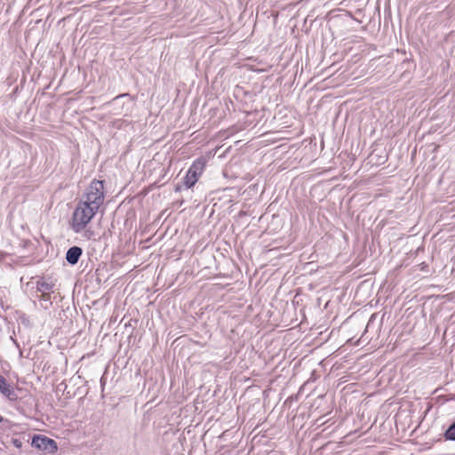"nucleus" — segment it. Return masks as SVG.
Listing matches in <instances>:
<instances>
[{"mask_svg":"<svg viewBox=\"0 0 455 455\" xmlns=\"http://www.w3.org/2000/svg\"><path fill=\"white\" fill-rule=\"evenodd\" d=\"M40 305L44 308H48V306L52 304L51 294H46V297H41V294L37 296Z\"/></svg>","mask_w":455,"mask_h":455,"instance_id":"obj_9","label":"nucleus"},{"mask_svg":"<svg viewBox=\"0 0 455 455\" xmlns=\"http://www.w3.org/2000/svg\"><path fill=\"white\" fill-rule=\"evenodd\" d=\"M444 437L446 440L455 441V422L447 428Z\"/></svg>","mask_w":455,"mask_h":455,"instance_id":"obj_8","label":"nucleus"},{"mask_svg":"<svg viewBox=\"0 0 455 455\" xmlns=\"http://www.w3.org/2000/svg\"><path fill=\"white\" fill-rule=\"evenodd\" d=\"M0 393L7 397L10 401H16L18 395L13 387L7 383L5 378L0 374Z\"/></svg>","mask_w":455,"mask_h":455,"instance_id":"obj_6","label":"nucleus"},{"mask_svg":"<svg viewBox=\"0 0 455 455\" xmlns=\"http://www.w3.org/2000/svg\"><path fill=\"white\" fill-rule=\"evenodd\" d=\"M205 167V160L203 157L197 158L188 168L185 177L183 178V184L187 188H192L202 175Z\"/></svg>","mask_w":455,"mask_h":455,"instance_id":"obj_3","label":"nucleus"},{"mask_svg":"<svg viewBox=\"0 0 455 455\" xmlns=\"http://www.w3.org/2000/svg\"><path fill=\"white\" fill-rule=\"evenodd\" d=\"M97 212L98 211L94 210L93 207H90L80 201L72 215V230L76 234L84 231Z\"/></svg>","mask_w":455,"mask_h":455,"instance_id":"obj_1","label":"nucleus"},{"mask_svg":"<svg viewBox=\"0 0 455 455\" xmlns=\"http://www.w3.org/2000/svg\"><path fill=\"white\" fill-rule=\"evenodd\" d=\"M127 96H129V93H123V94H119L118 96L115 97V98L113 99V100H117V99H119V98H122V97H127Z\"/></svg>","mask_w":455,"mask_h":455,"instance_id":"obj_10","label":"nucleus"},{"mask_svg":"<svg viewBox=\"0 0 455 455\" xmlns=\"http://www.w3.org/2000/svg\"><path fill=\"white\" fill-rule=\"evenodd\" d=\"M4 420L3 417L0 415V423H2Z\"/></svg>","mask_w":455,"mask_h":455,"instance_id":"obj_13","label":"nucleus"},{"mask_svg":"<svg viewBox=\"0 0 455 455\" xmlns=\"http://www.w3.org/2000/svg\"><path fill=\"white\" fill-rule=\"evenodd\" d=\"M83 254V250L79 246H72L70 247L66 253V260L69 265H76L80 257Z\"/></svg>","mask_w":455,"mask_h":455,"instance_id":"obj_7","label":"nucleus"},{"mask_svg":"<svg viewBox=\"0 0 455 455\" xmlns=\"http://www.w3.org/2000/svg\"><path fill=\"white\" fill-rule=\"evenodd\" d=\"M84 235H85V236H86L87 238H90V237H91V235H92V231H90V230H86Z\"/></svg>","mask_w":455,"mask_h":455,"instance_id":"obj_12","label":"nucleus"},{"mask_svg":"<svg viewBox=\"0 0 455 455\" xmlns=\"http://www.w3.org/2000/svg\"><path fill=\"white\" fill-rule=\"evenodd\" d=\"M31 444L33 447L50 454L56 452L58 450L56 442L44 435H35Z\"/></svg>","mask_w":455,"mask_h":455,"instance_id":"obj_4","label":"nucleus"},{"mask_svg":"<svg viewBox=\"0 0 455 455\" xmlns=\"http://www.w3.org/2000/svg\"><path fill=\"white\" fill-rule=\"evenodd\" d=\"M81 202L99 211L104 202V183L101 180H93L86 188Z\"/></svg>","mask_w":455,"mask_h":455,"instance_id":"obj_2","label":"nucleus"},{"mask_svg":"<svg viewBox=\"0 0 455 455\" xmlns=\"http://www.w3.org/2000/svg\"><path fill=\"white\" fill-rule=\"evenodd\" d=\"M13 444H14L16 447H20V446H21V443H20V441H19V440H17V439H15V440L13 441Z\"/></svg>","mask_w":455,"mask_h":455,"instance_id":"obj_11","label":"nucleus"},{"mask_svg":"<svg viewBox=\"0 0 455 455\" xmlns=\"http://www.w3.org/2000/svg\"><path fill=\"white\" fill-rule=\"evenodd\" d=\"M56 281L51 276L38 277L36 281V291L41 294V297H46V294L54 292Z\"/></svg>","mask_w":455,"mask_h":455,"instance_id":"obj_5","label":"nucleus"}]
</instances>
